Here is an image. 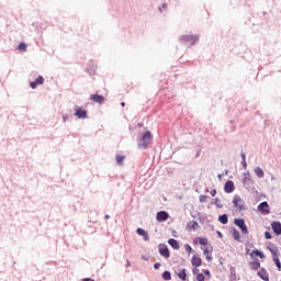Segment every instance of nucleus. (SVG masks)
Returning a JSON list of instances; mask_svg holds the SVG:
<instances>
[{"mask_svg": "<svg viewBox=\"0 0 281 281\" xmlns=\"http://www.w3.org/2000/svg\"><path fill=\"white\" fill-rule=\"evenodd\" d=\"M151 142H153V134L150 133V131H147L138 140V148H147L148 144H151Z\"/></svg>", "mask_w": 281, "mask_h": 281, "instance_id": "nucleus-1", "label": "nucleus"}, {"mask_svg": "<svg viewBox=\"0 0 281 281\" xmlns=\"http://www.w3.org/2000/svg\"><path fill=\"white\" fill-rule=\"evenodd\" d=\"M180 41L184 43V45H194L199 41V37L195 35H183Z\"/></svg>", "mask_w": 281, "mask_h": 281, "instance_id": "nucleus-2", "label": "nucleus"}, {"mask_svg": "<svg viewBox=\"0 0 281 281\" xmlns=\"http://www.w3.org/2000/svg\"><path fill=\"white\" fill-rule=\"evenodd\" d=\"M234 223L241 229V234L247 235L249 234V229L247 228V225L245 224L244 218H235Z\"/></svg>", "mask_w": 281, "mask_h": 281, "instance_id": "nucleus-3", "label": "nucleus"}, {"mask_svg": "<svg viewBox=\"0 0 281 281\" xmlns=\"http://www.w3.org/2000/svg\"><path fill=\"white\" fill-rule=\"evenodd\" d=\"M255 181L251 178V173H249V171L244 173V179H243V184L245 186V188H251V186H254Z\"/></svg>", "mask_w": 281, "mask_h": 281, "instance_id": "nucleus-4", "label": "nucleus"}, {"mask_svg": "<svg viewBox=\"0 0 281 281\" xmlns=\"http://www.w3.org/2000/svg\"><path fill=\"white\" fill-rule=\"evenodd\" d=\"M169 217H170V215L168 214V212H166V211H160V212H158L157 215H156V221H158V223H164V222H166Z\"/></svg>", "mask_w": 281, "mask_h": 281, "instance_id": "nucleus-5", "label": "nucleus"}, {"mask_svg": "<svg viewBox=\"0 0 281 281\" xmlns=\"http://www.w3.org/2000/svg\"><path fill=\"white\" fill-rule=\"evenodd\" d=\"M90 100L91 102H95L97 104H104V95L102 94H91Z\"/></svg>", "mask_w": 281, "mask_h": 281, "instance_id": "nucleus-6", "label": "nucleus"}, {"mask_svg": "<svg viewBox=\"0 0 281 281\" xmlns=\"http://www.w3.org/2000/svg\"><path fill=\"white\" fill-rule=\"evenodd\" d=\"M158 249L160 256H162L164 258H170V250L168 249V246L159 245Z\"/></svg>", "mask_w": 281, "mask_h": 281, "instance_id": "nucleus-7", "label": "nucleus"}, {"mask_svg": "<svg viewBox=\"0 0 281 281\" xmlns=\"http://www.w3.org/2000/svg\"><path fill=\"white\" fill-rule=\"evenodd\" d=\"M233 205H235V207H238L239 210L245 209V202L243 201V199H240V196H235L233 199Z\"/></svg>", "mask_w": 281, "mask_h": 281, "instance_id": "nucleus-8", "label": "nucleus"}, {"mask_svg": "<svg viewBox=\"0 0 281 281\" xmlns=\"http://www.w3.org/2000/svg\"><path fill=\"white\" fill-rule=\"evenodd\" d=\"M224 192H226V194H232V192H234V181L232 180L226 181L224 186Z\"/></svg>", "mask_w": 281, "mask_h": 281, "instance_id": "nucleus-9", "label": "nucleus"}, {"mask_svg": "<svg viewBox=\"0 0 281 281\" xmlns=\"http://www.w3.org/2000/svg\"><path fill=\"white\" fill-rule=\"evenodd\" d=\"M76 117H79V120H87V112L86 110H82L80 108L77 109L75 112Z\"/></svg>", "mask_w": 281, "mask_h": 281, "instance_id": "nucleus-10", "label": "nucleus"}, {"mask_svg": "<svg viewBox=\"0 0 281 281\" xmlns=\"http://www.w3.org/2000/svg\"><path fill=\"white\" fill-rule=\"evenodd\" d=\"M271 227H272L274 234H277V236H280V234H281V223L280 222H272Z\"/></svg>", "mask_w": 281, "mask_h": 281, "instance_id": "nucleus-11", "label": "nucleus"}, {"mask_svg": "<svg viewBox=\"0 0 281 281\" xmlns=\"http://www.w3.org/2000/svg\"><path fill=\"white\" fill-rule=\"evenodd\" d=\"M259 212H263V214H269V203L261 202L258 206Z\"/></svg>", "mask_w": 281, "mask_h": 281, "instance_id": "nucleus-12", "label": "nucleus"}, {"mask_svg": "<svg viewBox=\"0 0 281 281\" xmlns=\"http://www.w3.org/2000/svg\"><path fill=\"white\" fill-rule=\"evenodd\" d=\"M191 263L193 267H201V265H203V260L201 259V257L193 256L191 259Z\"/></svg>", "mask_w": 281, "mask_h": 281, "instance_id": "nucleus-13", "label": "nucleus"}, {"mask_svg": "<svg viewBox=\"0 0 281 281\" xmlns=\"http://www.w3.org/2000/svg\"><path fill=\"white\" fill-rule=\"evenodd\" d=\"M257 276L261 278V280L269 281V273H267V270L261 269L259 272H257Z\"/></svg>", "mask_w": 281, "mask_h": 281, "instance_id": "nucleus-14", "label": "nucleus"}, {"mask_svg": "<svg viewBox=\"0 0 281 281\" xmlns=\"http://www.w3.org/2000/svg\"><path fill=\"white\" fill-rule=\"evenodd\" d=\"M273 254V262L278 268V271H281V262H280V258L278 257L277 252H272Z\"/></svg>", "mask_w": 281, "mask_h": 281, "instance_id": "nucleus-15", "label": "nucleus"}, {"mask_svg": "<svg viewBox=\"0 0 281 281\" xmlns=\"http://www.w3.org/2000/svg\"><path fill=\"white\" fill-rule=\"evenodd\" d=\"M249 267L252 271H258L260 269V261H251L249 262Z\"/></svg>", "mask_w": 281, "mask_h": 281, "instance_id": "nucleus-16", "label": "nucleus"}, {"mask_svg": "<svg viewBox=\"0 0 281 281\" xmlns=\"http://www.w3.org/2000/svg\"><path fill=\"white\" fill-rule=\"evenodd\" d=\"M168 244L170 245V247H172V249H179V241H177V239L170 238L168 240Z\"/></svg>", "mask_w": 281, "mask_h": 281, "instance_id": "nucleus-17", "label": "nucleus"}, {"mask_svg": "<svg viewBox=\"0 0 281 281\" xmlns=\"http://www.w3.org/2000/svg\"><path fill=\"white\" fill-rule=\"evenodd\" d=\"M255 175H256L259 179H262V177H265V171L262 170V168L257 167V168H255Z\"/></svg>", "mask_w": 281, "mask_h": 281, "instance_id": "nucleus-18", "label": "nucleus"}, {"mask_svg": "<svg viewBox=\"0 0 281 281\" xmlns=\"http://www.w3.org/2000/svg\"><path fill=\"white\" fill-rule=\"evenodd\" d=\"M218 221L222 223V225H227L229 220L227 218V214H223L218 216Z\"/></svg>", "mask_w": 281, "mask_h": 281, "instance_id": "nucleus-19", "label": "nucleus"}, {"mask_svg": "<svg viewBox=\"0 0 281 281\" xmlns=\"http://www.w3.org/2000/svg\"><path fill=\"white\" fill-rule=\"evenodd\" d=\"M124 159H126V157H124V156H122V155H116V156H115V160H116V164H117L119 166H123Z\"/></svg>", "mask_w": 281, "mask_h": 281, "instance_id": "nucleus-20", "label": "nucleus"}, {"mask_svg": "<svg viewBox=\"0 0 281 281\" xmlns=\"http://www.w3.org/2000/svg\"><path fill=\"white\" fill-rule=\"evenodd\" d=\"M233 238L234 240H237V243H240V232H238L236 228L233 229Z\"/></svg>", "mask_w": 281, "mask_h": 281, "instance_id": "nucleus-21", "label": "nucleus"}, {"mask_svg": "<svg viewBox=\"0 0 281 281\" xmlns=\"http://www.w3.org/2000/svg\"><path fill=\"white\" fill-rule=\"evenodd\" d=\"M178 278H180V280H188V274L186 273V269L180 270V272L178 273Z\"/></svg>", "mask_w": 281, "mask_h": 281, "instance_id": "nucleus-22", "label": "nucleus"}, {"mask_svg": "<svg viewBox=\"0 0 281 281\" xmlns=\"http://www.w3.org/2000/svg\"><path fill=\"white\" fill-rule=\"evenodd\" d=\"M203 255L206 257V260L209 262H212V255L210 254V250L207 248L204 249Z\"/></svg>", "mask_w": 281, "mask_h": 281, "instance_id": "nucleus-23", "label": "nucleus"}, {"mask_svg": "<svg viewBox=\"0 0 281 281\" xmlns=\"http://www.w3.org/2000/svg\"><path fill=\"white\" fill-rule=\"evenodd\" d=\"M19 52H27V44L20 43L18 46Z\"/></svg>", "mask_w": 281, "mask_h": 281, "instance_id": "nucleus-24", "label": "nucleus"}, {"mask_svg": "<svg viewBox=\"0 0 281 281\" xmlns=\"http://www.w3.org/2000/svg\"><path fill=\"white\" fill-rule=\"evenodd\" d=\"M136 233L138 234V236H148V233H146L144 228H137Z\"/></svg>", "mask_w": 281, "mask_h": 281, "instance_id": "nucleus-25", "label": "nucleus"}, {"mask_svg": "<svg viewBox=\"0 0 281 281\" xmlns=\"http://www.w3.org/2000/svg\"><path fill=\"white\" fill-rule=\"evenodd\" d=\"M199 244L202 245V246H207V238H204V237H200L199 238Z\"/></svg>", "mask_w": 281, "mask_h": 281, "instance_id": "nucleus-26", "label": "nucleus"}, {"mask_svg": "<svg viewBox=\"0 0 281 281\" xmlns=\"http://www.w3.org/2000/svg\"><path fill=\"white\" fill-rule=\"evenodd\" d=\"M251 254H256L259 258H265V254L260 250H252Z\"/></svg>", "mask_w": 281, "mask_h": 281, "instance_id": "nucleus-27", "label": "nucleus"}, {"mask_svg": "<svg viewBox=\"0 0 281 281\" xmlns=\"http://www.w3.org/2000/svg\"><path fill=\"white\" fill-rule=\"evenodd\" d=\"M162 278H164V280H170V278H171L170 272L169 271H165L162 273Z\"/></svg>", "mask_w": 281, "mask_h": 281, "instance_id": "nucleus-28", "label": "nucleus"}, {"mask_svg": "<svg viewBox=\"0 0 281 281\" xmlns=\"http://www.w3.org/2000/svg\"><path fill=\"white\" fill-rule=\"evenodd\" d=\"M35 82H36L37 85H43V82H45V79L43 78V76H40V77L35 80Z\"/></svg>", "mask_w": 281, "mask_h": 281, "instance_id": "nucleus-29", "label": "nucleus"}, {"mask_svg": "<svg viewBox=\"0 0 281 281\" xmlns=\"http://www.w3.org/2000/svg\"><path fill=\"white\" fill-rule=\"evenodd\" d=\"M196 280L198 281H205V276L203 273H198Z\"/></svg>", "mask_w": 281, "mask_h": 281, "instance_id": "nucleus-30", "label": "nucleus"}, {"mask_svg": "<svg viewBox=\"0 0 281 281\" xmlns=\"http://www.w3.org/2000/svg\"><path fill=\"white\" fill-rule=\"evenodd\" d=\"M199 201L200 203H205L207 201V195H200Z\"/></svg>", "mask_w": 281, "mask_h": 281, "instance_id": "nucleus-31", "label": "nucleus"}, {"mask_svg": "<svg viewBox=\"0 0 281 281\" xmlns=\"http://www.w3.org/2000/svg\"><path fill=\"white\" fill-rule=\"evenodd\" d=\"M215 205L216 207H223V204H221V199L215 198Z\"/></svg>", "mask_w": 281, "mask_h": 281, "instance_id": "nucleus-32", "label": "nucleus"}, {"mask_svg": "<svg viewBox=\"0 0 281 281\" xmlns=\"http://www.w3.org/2000/svg\"><path fill=\"white\" fill-rule=\"evenodd\" d=\"M184 249H186L187 252H189V255L192 254V246L191 245H186Z\"/></svg>", "mask_w": 281, "mask_h": 281, "instance_id": "nucleus-33", "label": "nucleus"}, {"mask_svg": "<svg viewBox=\"0 0 281 281\" xmlns=\"http://www.w3.org/2000/svg\"><path fill=\"white\" fill-rule=\"evenodd\" d=\"M30 87H31L32 89H36V87H38V83L35 82V81H31V82H30Z\"/></svg>", "mask_w": 281, "mask_h": 281, "instance_id": "nucleus-34", "label": "nucleus"}, {"mask_svg": "<svg viewBox=\"0 0 281 281\" xmlns=\"http://www.w3.org/2000/svg\"><path fill=\"white\" fill-rule=\"evenodd\" d=\"M265 238H266L267 240H271V233L265 232Z\"/></svg>", "mask_w": 281, "mask_h": 281, "instance_id": "nucleus-35", "label": "nucleus"}, {"mask_svg": "<svg viewBox=\"0 0 281 281\" xmlns=\"http://www.w3.org/2000/svg\"><path fill=\"white\" fill-rule=\"evenodd\" d=\"M161 267V263L157 262L154 265V269H159Z\"/></svg>", "mask_w": 281, "mask_h": 281, "instance_id": "nucleus-36", "label": "nucleus"}, {"mask_svg": "<svg viewBox=\"0 0 281 281\" xmlns=\"http://www.w3.org/2000/svg\"><path fill=\"white\" fill-rule=\"evenodd\" d=\"M241 159H243V161L247 160V156H245V153H241Z\"/></svg>", "mask_w": 281, "mask_h": 281, "instance_id": "nucleus-37", "label": "nucleus"}, {"mask_svg": "<svg viewBox=\"0 0 281 281\" xmlns=\"http://www.w3.org/2000/svg\"><path fill=\"white\" fill-rule=\"evenodd\" d=\"M211 196H216V189L211 191Z\"/></svg>", "mask_w": 281, "mask_h": 281, "instance_id": "nucleus-38", "label": "nucleus"}, {"mask_svg": "<svg viewBox=\"0 0 281 281\" xmlns=\"http://www.w3.org/2000/svg\"><path fill=\"white\" fill-rule=\"evenodd\" d=\"M241 164H243L244 168H247V160H243Z\"/></svg>", "mask_w": 281, "mask_h": 281, "instance_id": "nucleus-39", "label": "nucleus"}, {"mask_svg": "<svg viewBox=\"0 0 281 281\" xmlns=\"http://www.w3.org/2000/svg\"><path fill=\"white\" fill-rule=\"evenodd\" d=\"M205 276H210V270L204 271Z\"/></svg>", "mask_w": 281, "mask_h": 281, "instance_id": "nucleus-40", "label": "nucleus"}, {"mask_svg": "<svg viewBox=\"0 0 281 281\" xmlns=\"http://www.w3.org/2000/svg\"><path fill=\"white\" fill-rule=\"evenodd\" d=\"M83 281H91V278H86L83 279Z\"/></svg>", "mask_w": 281, "mask_h": 281, "instance_id": "nucleus-41", "label": "nucleus"}, {"mask_svg": "<svg viewBox=\"0 0 281 281\" xmlns=\"http://www.w3.org/2000/svg\"><path fill=\"white\" fill-rule=\"evenodd\" d=\"M121 106H126V103H124V102H121Z\"/></svg>", "mask_w": 281, "mask_h": 281, "instance_id": "nucleus-42", "label": "nucleus"}, {"mask_svg": "<svg viewBox=\"0 0 281 281\" xmlns=\"http://www.w3.org/2000/svg\"><path fill=\"white\" fill-rule=\"evenodd\" d=\"M110 216L109 215H105V220L109 221Z\"/></svg>", "mask_w": 281, "mask_h": 281, "instance_id": "nucleus-43", "label": "nucleus"}]
</instances>
